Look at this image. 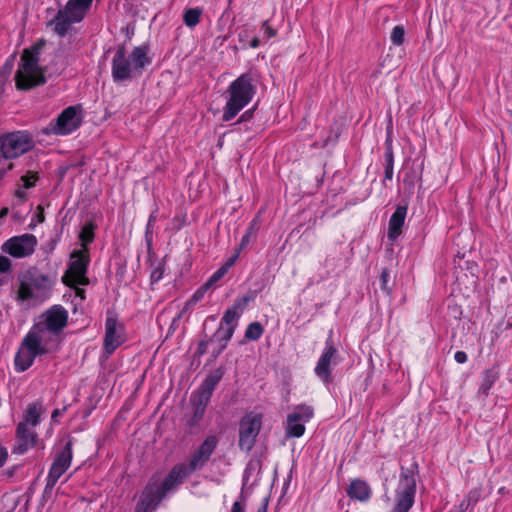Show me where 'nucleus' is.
Returning a JSON list of instances; mask_svg holds the SVG:
<instances>
[{"label":"nucleus","instance_id":"1","mask_svg":"<svg viewBox=\"0 0 512 512\" xmlns=\"http://www.w3.org/2000/svg\"><path fill=\"white\" fill-rule=\"evenodd\" d=\"M59 343V336L51 334L35 323L23 338L15 356L16 370L19 372L26 371L37 356L56 351Z\"/></svg>","mask_w":512,"mask_h":512},{"label":"nucleus","instance_id":"2","mask_svg":"<svg viewBox=\"0 0 512 512\" xmlns=\"http://www.w3.org/2000/svg\"><path fill=\"white\" fill-rule=\"evenodd\" d=\"M149 63L147 47H135L132 53L127 55L124 45H120L112 60V77L115 82L131 79L140 75Z\"/></svg>","mask_w":512,"mask_h":512},{"label":"nucleus","instance_id":"3","mask_svg":"<svg viewBox=\"0 0 512 512\" xmlns=\"http://www.w3.org/2000/svg\"><path fill=\"white\" fill-rule=\"evenodd\" d=\"M256 86L249 74H242L230 83L227 89V101L223 108L222 119L232 120L253 99Z\"/></svg>","mask_w":512,"mask_h":512},{"label":"nucleus","instance_id":"4","mask_svg":"<svg viewBox=\"0 0 512 512\" xmlns=\"http://www.w3.org/2000/svg\"><path fill=\"white\" fill-rule=\"evenodd\" d=\"M39 47L24 49L15 74L16 87L20 90L31 89L45 83L43 69L39 66Z\"/></svg>","mask_w":512,"mask_h":512},{"label":"nucleus","instance_id":"5","mask_svg":"<svg viewBox=\"0 0 512 512\" xmlns=\"http://www.w3.org/2000/svg\"><path fill=\"white\" fill-rule=\"evenodd\" d=\"M18 301L36 305L49 298L52 282L46 275L30 270L19 277Z\"/></svg>","mask_w":512,"mask_h":512},{"label":"nucleus","instance_id":"6","mask_svg":"<svg viewBox=\"0 0 512 512\" xmlns=\"http://www.w3.org/2000/svg\"><path fill=\"white\" fill-rule=\"evenodd\" d=\"M92 0H69L49 23L60 37L66 35L73 24L81 22L86 16Z\"/></svg>","mask_w":512,"mask_h":512},{"label":"nucleus","instance_id":"7","mask_svg":"<svg viewBox=\"0 0 512 512\" xmlns=\"http://www.w3.org/2000/svg\"><path fill=\"white\" fill-rule=\"evenodd\" d=\"M33 147V137L27 131H14L0 136V155L5 159H15Z\"/></svg>","mask_w":512,"mask_h":512},{"label":"nucleus","instance_id":"8","mask_svg":"<svg viewBox=\"0 0 512 512\" xmlns=\"http://www.w3.org/2000/svg\"><path fill=\"white\" fill-rule=\"evenodd\" d=\"M82 109L80 106H69L65 108L56 118L44 129L47 135H68L78 129L82 123Z\"/></svg>","mask_w":512,"mask_h":512},{"label":"nucleus","instance_id":"9","mask_svg":"<svg viewBox=\"0 0 512 512\" xmlns=\"http://www.w3.org/2000/svg\"><path fill=\"white\" fill-rule=\"evenodd\" d=\"M88 264L89 254L87 248L74 251L71 254V261L69 263L68 270L62 278L63 282L68 286L88 284V279L86 277Z\"/></svg>","mask_w":512,"mask_h":512},{"label":"nucleus","instance_id":"10","mask_svg":"<svg viewBox=\"0 0 512 512\" xmlns=\"http://www.w3.org/2000/svg\"><path fill=\"white\" fill-rule=\"evenodd\" d=\"M262 414L250 412L239 423V447L249 452L255 445L256 438L261 430Z\"/></svg>","mask_w":512,"mask_h":512},{"label":"nucleus","instance_id":"11","mask_svg":"<svg viewBox=\"0 0 512 512\" xmlns=\"http://www.w3.org/2000/svg\"><path fill=\"white\" fill-rule=\"evenodd\" d=\"M415 480L408 470H402L396 492V504L393 512H408L414 503Z\"/></svg>","mask_w":512,"mask_h":512},{"label":"nucleus","instance_id":"12","mask_svg":"<svg viewBox=\"0 0 512 512\" xmlns=\"http://www.w3.org/2000/svg\"><path fill=\"white\" fill-rule=\"evenodd\" d=\"M73 458L72 452V443L68 441L66 445L56 453L53 462L51 464L47 482H46V490L53 489L56 485L59 478L64 475V473L68 470L71 465V461Z\"/></svg>","mask_w":512,"mask_h":512},{"label":"nucleus","instance_id":"13","mask_svg":"<svg viewBox=\"0 0 512 512\" xmlns=\"http://www.w3.org/2000/svg\"><path fill=\"white\" fill-rule=\"evenodd\" d=\"M166 493L159 486V478L153 476L142 491L134 512H150L156 509Z\"/></svg>","mask_w":512,"mask_h":512},{"label":"nucleus","instance_id":"14","mask_svg":"<svg viewBox=\"0 0 512 512\" xmlns=\"http://www.w3.org/2000/svg\"><path fill=\"white\" fill-rule=\"evenodd\" d=\"M68 322V312L60 305H54L40 316L36 323L51 334L59 336Z\"/></svg>","mask_w":512,"mask_h":512},{"label":"nucleus","instance_id":"15","mask_svg":"<svg viewBox=\"0 0 512 512\" xmlns=\"http://www.w3.org/2000/svg\"><path fill=\"white\" fill-rule=\"evenodd\" d=\"M37 238L33 234H22L8 239L2 246V250L14 258H23L35 251Z\"/></svg>","mask_w":512,"mask_h":512},{"label":"nucleus","instance_id":"16","mask_svg":"<svg viewBox=\"0 0 512 512\" xmlns=\"http://www.w3.org/2000/svg\"><path fill=\"white\" fill-rule=\"evenodd\" d=\"M218 445V439L214 435L208 436L191 455L189 464L186 465L190 472L202 469L209 461Z\"/></svg>","mask_w":512,"mask_h":512},{"label":"nucleus","instance_id":"17","mask_svg":"<svg viewBox=\"0 0 512 512\" xmlns=\"http://www.w3.org/2000/svg\"><path fill=\"white\" fill-rule=\"evenodd\" d=\"M337 355V349L334 347L332 340L329 338L325 343V348L321 354L316 367L315 374L325 383H330L331 377V366L335 363Z\"/></svg>","mask_w":512,"mask_h":512},{"label":"nucleus","instance_id":"18","mask_svg":"<svg viewBox=\"0 0 512 512\" xmlns=\"http://www.w3.org/2000/svg\"><path fill=\"white\" fill-rule=\"evenodd\" d=\"M123 325L113 317H108L105 323L104 350L112 354L124 342Z\"/></svg>","mask_w":512,"mask_h":512},{"label":"nucleus","instance_id":"19","mask_svg":"<svg viewBox=\"0 0 512 512\" xmlns=\"http://www.w3.org/2000/svg\"><path fill=\"white\" fill-rule=\"evenodd\" d=\"M190 474L191 472L189 468L186 467V464H177L171 469L167 477L162 482L159 480V486L165 493H167L180 485Z\"/></svg>","mask_w":512,"mask_h":512},{"label":"nucleus","instance_id":"20","mask_svg":"<svg viewBox=\"0 0 512 512\" xmlns=\"http://www.w3.org/2000/svg\"><path fill=\"white\" fill-rule=\"evenodd\" d=\"M35 428L26 427V424H18L16 429L17 445L15 451L23 454L35 445L36 433Z\"/></svg>","mask_w":512,"mask_h":512},{"label":"nucleus","instance_id":"21","mask_svg":"<svg viewBox=\"0 0 512 512\" xmlns=\"http://www.w3.org/2000/svg\"><path fill=\"white\" fill-rule=\"evenodd\" d=\"M406 214L407 208L405 206H398L395 212L390 217L388 227V238L390 240L397 239L401 234V229L404 225Z\"/></svg>","mask_w":512,"mask_h":512},{"label":"nucleus","instance_id":"22","mask_svg":"<svg viewBox=\"0 0 512 512\" xmlns=\"http://www.w3.org/2000/svg\"><path fill=\"white\" fill-rule=\"evenodd\" d=\"M348 495L359 501H367L371 496V489L365 481L355 479L351 482L348 490Z\"/></svg>","mask_w":512,"mask_h":512},{"label":"nucleus","instance_id":"23","mask_svg":"<svg viewBox=\"0 0 512 512\" xmlns=\"http://www.w3.org/2000/svg\"><path fill=\"white\" fill-rule=\"evenodd\" d=\"M43 413V407L39 402L30 403L24 414V419L19 424H26V427L35 428L40 422V416Z\"/></svg>","mask_w":512,"mask_h":512},{"label":"nucleus","instance_id":"24","mask_svg":"<svg viewBox=\"0 0 512 512\" xmlns=\"http://www.w3.org/2000/svg\"><path fill=\"white\" fill-rule=\"evenodd\" d=\"M246 303H247V299L243 298L241 300L236 301L232 308H229L228 310H226V312L224 313V316L222 318L223 325L226 327L234 326V328H235L236 321L239 318L238 310L243 309L245 307Z\"/></svg>","mask_w":512,"mask_h":512},{"label":"nucleus","instance_id":"25","mask_svg":"<svg viewBox=\"0 0 512 512\" xmlns=\"http://www.w3.org/2000/svg\"><path fill=\"white\" fill-rule=\"evenodd\" d=\"M234 333V326L226 327L223 323L220 324L216 333L210 339V342H219L220 347L218 354L226 347L228 341L231 339Z\"/></svg>","mask_w":512,"mask_h":512},{"label":"nucleus","instance_id":"26","mask_svg":"<svg viewBox=\"0 0 512 512\" xmlns=\"http://www.w3.org/2000/svg\"><path fill=\"white\" fill-rule=\"evenodd\" d=\"M305 422L293 418L291 415L287 417L286 435L288 437H300L305 432Z\"/></svg>","mask_w":512,"mask_h":512},{"label":"nucleus","instance_id":"27","mask_svg":"<svg viewBox=\"0 0 512 512\" xmlns=\"http://www.w3.org/2000/svg\"><path fill=\"white\" fill-rule=\"evenodd\" d=\"M498 379V373L495 369H487L482 373V381L479 388V391L484 394L488 395V392L490 388L493 386V384Z\"/></svg>","mask_w":512,"mask_h":512},{"label":"nucleus","instance_id":"28","mask_svg":"<svg viewBox=\"0 0 512 512\" xmlns=\"http://www.w3.org/2000/svg\"><path fill=\"white\" fill-rule=\"evenodd\" d=\"M212 393L200 386L197 393L193 397V402L196 404V413L203 414Z\"/></svg>","mask_w":512,"mask_h":512},{"label":"nucleus","instance_id":"29","mask_svg":"<svg viewBox=\"0 0 512 512\" xmlns=\"http://www.w3.org/2000/svg\"><path fill=\"white\" fill-rule=\"evenodd\" d=\"M202 9L199 7L189 8L184 11L183 22L189 28H194L200 22Z\"/></svg>","mask_w":512,"mask_h":512},{"label":"nucleus","instance_id":"30","mask_svg":"<svg viewBox=\"0 0 512 512\" xmlns=\"http://www.w3.org/2000/svg\"><path fill=\"white\" fill-rule=\"evenodd\" d=\"M223 375H224L223 369L218 368L217 370H215L213 373H211L210 375H208L206 377V379L202 383L201 387H203L204 389L213 393L216 385L222 379Z\"/></svg>","mask_w":512,"mask_h":512},{"label":"nucleus","instance_id":"31","mask_svg":"<svg viewBox=\"0 0 512 512\" xmlns=\"http://www.w3.org/2000/svg\"><path fill=\"white\" fill-rule=\"evenodd\" d=\"M290 415L293 418L306 423L313 416V408L307 405H299L295 407L294 411Z\"/></svg>","mask_w":512,"mask_h":512},{"label":"nucleus","instance_id":"32","mask_svg":"<svg viewBox=\"0 0 512 512\" xmlns=\"http://www.w3.org/2000/svg\"><path fill=\"white\" fill-rule=\"evenodd\" d=\"M263 334V327L259 322H253L248 325L245 331V337L249 340L256 341L260 339Z\"/></svg>","mask_w":512,"mask_h":512},{"label":"nucleus","instance_id":"33","mask_svg":"<svg viewBox=\"0 0 512 512\" xmlns=\"http://www.w3.org/2000/svg\"><path fill=\"white\" fill-rule=\"evenodd\" d=\"M80 240L84 248H87V244L93 241L94 239V227L92 224H86L80 233Z\"/></svg>","mask_w":512,"mask_h":512},{"label":"nucleus","instance_id":"34","mask_svg":"<svg viewBox=\"0 0 512 512\" xmlns=\"http://www.w3.org/2000/svg\"><path fill=\"white\" fill-rule=\"evenodd\" d=\"M391 42L396 45L400 46L404 43L405 40V29L402 25H397L392 29L391 36H390Z\"/></svg>","mask_w":512,"mask_h":512},{"label":"nucleus","instance_id":"35","mask_svg":"<svg viewBox=\"0 0 512 512\" xmlns=\"http://www.w3.org/2000/svg\"><path fill=\"white\" fill-rule=\"evenodd\" d=\"M37 180H38V176L34 172H28L27 174L23 175L20 178L22 187L24 189H30V188L34 187Z\"/></svg>","mask_w":512,"mask_h":512},{"label":"nucleus","instance_id":"36","mask_svg":"<svg viewBox=\"0 0 512 512\" xmlns=\"http://www.w3.org/2000/svg\"><path fill=\"white\" fill-rule=\"evenodd\" d=\"M228 271L226 268L221 266L214 274L210 277L208 282L206 283V286H211L213 283L219 281Z\"/></svg>","mask_w":512,"mask_h":512},{"label":"nucleus","instance_id":"37","mask_svg":"<svg viewBox=\"0 0 512 512\" xmlns=\"http://www.w3.org/2000/svg\"><path fill=\"white\" fill-rule=\"evenodd\" d=\"M163 274H164V268L161 264H159L151 272V276H150L151 281L153 283L160 281L163 278Z\"/></svg>","mask_w":512,"mask_h":512},{"label":"nucleus","instance_id":"38","mask_svg":"<svg viewBox=\"0 0 512 512\" xmlns=\"http://www.w3.org/2000/svg\"><path fill=\"white\" fill-rule=\"evenodd\" d=\"M11 269V261L9 258L0 255V273H7Z\"/></svg>","mask_w":512,"mask_h":512},{"label":"nucleus","instance_id":"39","mask_svg":"<svg viewBox=\"0 0 512 512\" xmlns=\"http://www.w3.org/2000/svg\"><path fill=\"white\" fill-rule=\"evenodd\" d=\"M262 30L267 39L272 38L276 35V30L273 29L267 21L263 22Z\"/></svg>","mask_w":512,"mask_h":512},{"label":"nucleus","instance_id":"40","mask_svg":"<svg viewBox=\"0 0 512 512\" xmlns=\"http://www.w3.org/2000/svg\"><path fill=\"white\" fill-rule=\"evenodd\" d=\"M390 273L387 269H383L380 275L382 289L388 290L387 283L389 281Z\"/></svg>","mask_w":512,"mask_h":512},{"label":"nucleus","instance_id":"41","mask_svg":"<svg viewBox=\"0 0 512 512\" xmlns=\"http://www.w3.org/2000/svg\"><path fill=\"white\" fill-rule=\"evenodd\" d=\"M209 288V286H206V284L201 287L191 298V301L197 302L198 300L202 299L204 296L205 291Z\"/></svg>","mask_w":512,"mask_h":512},{"label":"nucleus","instance_id":"42","mask_svg":"<svg viewBox=\"0 0 512 512\" xmlns=\"http://www.w3.org/2000/svg\"><path fill=\"white\" fill-rule=\"evenodd\" d=\"M457 363L463 364L467 361V354L464 351H457L454 355Z\"/></svg>","mask_w":512,"mask_h":512},{"label":"nucleus","instance_id":"43","mask_svg":"<svg viewBox=\"0 0 512 512\" xmlns=\"http://www.w3.org/2000/svg\"><path fill=\"white\" fill-rule=\"evenodd\" d=\"M8 458V451L0 444V468L5 464Z\"/></svg>","mask_w":512,"mask_h":512},{"label":"nucleus","instance_id":"44","mask_svg":"<svg viewBox=\"0 0 512 512\" xmlns=\"http://www.w3.org/2000/svg\"><path fill=\"white\" fill-rule=\"evenodd\" d=\"M385 159H386V165H391L393 166V163H394V157H393V152L391 149H388L385 153Z\"/></svg>","mask_w":512,"mask_h":512},{"label":"nucleus","instance_id":"45","mask_svg":"<svg viewBox=\"0 0 512 512\" xmlns=\"http://www.w3.org/2000/svg\"><path fill=\"white\" fill-rule=\"evenodd\" d=\"M393 177V166L386 165L385 168V179L391 180Z\"/></svg>","mask_w":512,"mask_h":512},{"label":"nucleus","instance_id":"46","mask_svg":"<svg viewBox=\"0 0 512 512\" xmlns=\"http://www.w3.org/2000/svg\"><path fill=\"white\" fill-rule=\"evenodd\" d=\"M237 259V256L230 257L226 263L223 265L224 268L228 271L234 264Z\"/></svg>","mask_w":512,"mask_h":512},{"label":"nucleus","instance_id":"47","mask_svg":"<svg viewBox=\"0 0 512 512\" xmlns=\"http://www.w3.org/2000/svg\"><path fill=\"white\" fill-rule=\"evenodd\" d=\"M231 512H244V507L238 501L234 502Z\"/></svg>","mask_w":512,"mask_h":512},{"label":"nucleus","instance_id":"48","mask_svg":"<svg viewBox=\"0 0 512 512\" xmlns=\"http://www.w3.org/2000/svg\"><path fill=\"white\" fill-rule=\"evenodd\" d=\"M207 345H208V342L202 341V342L199 343V347H198L199 354L203 355V354L206 353Z\"/></svg>","mask_w":512,"mask_h":512},{"label":"nucleus","instance_id":"49","mask_svg":"<svg viewBox=\"0 0 512 512\" xmlns=\"http://www.w3.org/2000/svg\"><path fill=\"white\" fill-rule=\"evenodd\" d=\"M23 189L24 188L22 187V185L18 189H16L15 196L24 200L26 198V194L23 191Z\"/></svg>","mask_w":512,"mask_h":512},{"label":"nucleus","instance_id":"50","mask_svg":"<svg viewBox=\"0 0 512 512\" xmlns=\"http://www.w3.org/2000/svg\"><path fill=\"white\" fill-rule=\"evenodd\" d=\"M12 169H13V164L12 163H10L6 169H1L0 170V181L4 178V176L7 173V171H10Z\"/></svg>","mask_w":512,"mask_h":512},{"label":"nucleus","instance_id":"51","mask_svg":"<svg viewBox=\"0 0 512 512\" xmlns=\"http://www.w3.org/2000/svg\"><path fill=\"white\" fill-rule=\"evenodd\" d=\"M257 512H268V501L265 499L261 506L258 508Z\"/></svg>","mask_w":512,"mask_h":512},{"label":"nucleus","instance_id":"52","mask_svg":"<svg viewBox=\"0 0 512 512\" xmlns=\"http://www.w3.org/2000/svg\"><path fill=\"white\" fill-rule=\"evenodd\" d=\"M478 492L477 491H471L468 495V500H471L472 498L474 501H477Z\"/></svg>","mask_w":512,"mask_h":512},{"label":"nucleus","instance_id":"53","mask_svg":"<svg viewBox=\"0 0 512 512\" xmlns=\"http://www.w3.org/2000/svg\"><path fill=\"white\" fill-rule=\"evenodd\" d=\"M250 46L252 48H257L259 46V39L257 37L253 38L250 43Z\"/></svg>","mask_w":512,"mask_h":512},{"label":"nucleus","instance_id":"54","mask_svg":"<svg viewBox=\"0 0 512 512\" xmlns=\"http://www.w3.org/2000/svg\"><path fill=\"white\" fill-rule=\"evenodd\" d=\"M7 214H8V208L5 207L0 210V218L5 217Z\"/></svg>","mask_w":512,"mask_h":512},{"label":"nucleus","instance_id":"55","mask_svg":"<svg viewBox=\"0 0 512 512\" xmlns=\"http://www.w3.org/2000/svg\"><path fill=\"white\" fill-rule=\"evenodd\" d=\"M156 217L155 215H150L149 217V220H148V228L152 225V223L155 221Z\"/></svg>","mask_w":512,"mask_h":512},{"label":"nucleus","instance_id":"56","mask_svg":"<svg viewBox=\"0 0 512 512\" xmlns=\"http://www.w3.org/2000/svg\"><path fill=\"white\" fill-rule=\"evenodd\" d=\"M58 416V410H55L52 414V417Z\"/></svg>","mask_w":512,"mask_h":512},{"label":"nucleus","instance_id":"57","mask_svg":"<svg viewBox=\"0 0 512 512\" xmlns=\"http://www.w3.org/2000/svg\"><path fill=\"white\" fill-rule=\"evenodd\" d=\"M247 241H248V236H244L242 239V242H247Z\"/></svg>","mask_w":512,"mask_h":512},{"label":"nucleus","instance_id":"58","mask_svg":"<svg viewBox=\"0 0 512 512\" xmlns=\"http://www.w3.org/2000/svg\"><path fill=\"white\" fill-rule=\"evenodd\" d=\"M248 114H249V112H245V113L242 115V118L246 117Z\"/></svg>","mask_w":512,"mask_h":512},{"label":"nucleus","instance_id":"59","mask_svg":"<svg viewBox=\"0 0 512 512\" xmlns=\"http://www.w3.org/2000/svg\"><path fill=\"white\" fill-rule=\"evenodd\" d=\"M2 284H3V280H2V278L0 277V285H2Z\"/></svg>","mask_w":512,"mask_h":512}]
</instances>
